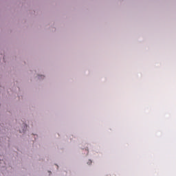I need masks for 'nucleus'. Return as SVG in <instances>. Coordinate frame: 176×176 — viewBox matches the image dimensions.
<instances>
[{"instance_id":"nucleus-1","label":"nucleus","mask_w":176,"mask_h":176,"mask_svg":"<svg viewBox=\"0 0 176 176\" xmlns=\"http://www.w3.org/2000/svg\"><path fill=\"white\" fill-rule=\"evenodd\" d=\"M23 131H20V133H24L27 130V125H23Z\"/></svg>"}]
</instances>
